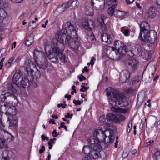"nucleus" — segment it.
Returning a JSON list of instances; mask_svg holds the SVG:
<instances>
[{
    "label": "nucleus",
    "mask_w": 160,
    "mask_h": 160,
    "mask_svg": "<svg viewBox=\"0 0 160 160\" xmlns=\"http://www.w3.org/2000/svg\"><path fill=\"white\" fill-rule=\"evenodd\" d=\"M66 28H63L60 31L57 32L56 35V41L60 43L61 46L63 47V39L66 36V34L73 37L74 38H78V36L77 33L78 28L72 24L70 22H68L65 23Z\"/></svg>",
    "instance_id": "nucleus-1"
},
{
    "label": "nucleus",
    "mask_w": 160,
    "mask_h": 160,
    "mask_svg": "<svg viewBox=\"0 0 160 160\" xmlns=\"http://www.w3.org/2000/svg\"><path fill=\"white\" fill-rule=\"evenodd\" d=\"M106 90L107 96H110L112 94L114 99V100H111L109 101V104L119 108L126 106L128 105L127 98L121 96L120 92L118 91L115 90L111 87L107 88Z\"/></svg>",
    "instance_id": "nucleus-2"
},
{
    "label": "nucleus",
    "mask_w": 160,
    "mask_h": 160,
    "mask_svg": "<svg viewBox=\"0 0 160 160\" xmlns=\"http://www.w3.org/2000/svg\"><path fill=\"white\" fill-rule=\"evenodd\" d=\"M140 33L138 36V38L141 41L148 43L151 44H153L157 40V36H155L152 39L150 36L149 29L150 27L146 22H142L140 25Z\"/></svg>",
    "instance_id": "nucleus-3"
},
{
    "label": "nucleus",
    "mask_w": 160,
    "mask_h": 160,
    "mask_svg": "<svg viewBox=\"0 0 160 160\" xmlns=\"http://www.w3.org/2000/svg\"><path fill=\"white\" fill-rule=\"evenodd\" d=\"M16 85L12 83H8L7 85V89L9 92H6L4 94H1L0 96V98L2 99L1 101L2 102H5V100L8 99L9 100H14V101H11L12 103H14V106L17 105L18 103L17 97L14 95L17 92V90L16 88Z\"/></svg>",
    "instance_id": "nucleus-4"
},
{
    "label": "nucleus",
    "mask_w": 160,
    "mask_h": 160,
    "mask_svg": "<svg viewBox=\"0 0 160 160\" xmlns=\"http://www.w3.org/2000/svg\"><path fill=\"white\" fill-rule=\"evenodd\" d=\"M100 148L101 146L99 144L84 146L82 152L85 154L88 155L91 158L96 159L100 156Z\"/></svg>",
    "instance_id": "nucleus-5"
},
{
    "label": "nucleus",
    "mask_w": 160,
    "mask_h": 160,
    "mask_svg": "<svg viewBox=\"0 0 160 160\" xmlns=\"http://www.w3.org/2000/svg\"><path fill=\"white\" fill-rule=\"evenodd\" d=\"M0 125L5 127L2 121H0ZM12 136L8 131L0 128V148H7L8 146L7 141H12Z\"/></svg>",
    "instance_id": "nucleus-6"
},
{
    "label": "nucleus",
    "mask_w": 160,
    "mask_h": 160,
    "mask_svg": "<svg viewBox=\"0 0 160 160\" xmlns=\"http://www.w3.org/2000/svg\"><path fill=\"white\" fill-rule=\"evenodd\" d=\"M104 49L107 51L106 53L109 58L113 60H117L122 59V56L125 54H122L118 50H115L114 48L106 45L104 46Z\"/></svg>",
    "instance_id": "nucleus-7"
},
{
    "label": "nucleus",
    "mask_w": 160,
    "mask_h": 160,
    "mask_svg": "<svg viewBox=\"0 0 160 160\" xmlns=\"http://www.w3.org/2000/svg\"><path fill=\"white\" fill-rule=\"evenodd\" d=\"M56 47L52 48V52L53 53L55 54L57 56H58L61 62L62 63H64L65 62V56L62 53L63 50L59 47L60 46L63 48L64 47H63L61 46L60 43L58 42L56 43Z\"/></svg>",
    "instance_id": "nucleus-8"
},
{
    "label": "nucleus",
    "mask_w": 160,
    "mask_h": 160,
    "mask_svg": "<svg viewBox=\"0 0 160 160\" xmlns=\"http://www.w3.org/2000/svg\"><path fill=\"white\" fill-rule=\"evenodd\" d=\"M113 135V130L110 129H106L104 132H101L100 134L105 140H108L111 142H113L115 139Z\"/></svg>",
    "instance_id": "nucleus-9"
},
{
    "label": "nucleus",
    "mask_w": 160,
    "mask_h": 160,
    "mask_svg": "<svg viewBox=\"0 0 160 160\" xmlns=\"http://www.w3.org/2000/svg\"><path fill=\"white\" fill-rule=\"evenodd\" d=\"M138 64V61L133 58L129 59L125 62L126 66L132 72H134L137 69Z\"/></svg>",
    "instance_id": "nucleus-10"
},
{
    "label": "nucleus",
    "mask_w": 160,
    "mask_h": 160,
    "mask_svg": "<svg viewBox=\"0 0 160 160\" xmlns=\"http://www.w3.org/2000/svg\"><path fill=\"white\" fill-rule=\"evenodd\" d=\"M114 46L115 49H117L120 53L126 54V45L123 42L119 40L116 41L114 42Z\"/></svg>",
    "instance_id": "nucleus-11"
},
{
    "label": "nucleus",
    "mask_w": 160,
    "mask_h": 160,
    "mask_svg": "<svg viewBox=\"0 0 160 160\" xmlns=\"http://www.w3.org/2000/svg\"><path fill=\"white\" fill-rule=\"evenodd\" d=\"M91 4L92 7L96 8L97 9L102 10L104 8L105 1V0H91Z\"/></svg>",
    "instance_id": "nucleus-12"
},
{
    "label": "nucleus",
    "mask_w": 160,
    "mask_h": 160,
    "mask_svg": "<svg viewBox=\"0 0 160 160\" xmlns=\"http://www.w3.org/2000/svg\"><path fill=\"white\" fill-rule=\"evenodd\" d=\"M12 104L10 103V106L8 107L7 111L5 112V114L8 117L7 120H11L10 117H12L13 116L15 115L16 113V107L12 105Z\"/></svg>",
    "instance_id": "nucleus-13"
},
{
    "label": "nucleus",
    "mask_w": 160,
    "mask_h": 160,
    "mask_svg": "<svg viewBox=\"0 0 160 160\" xmlns=\"http://www.w3.org/2000/svg\"><path fill=\"white\" fill-rule=\"evenodd\" d=\"M129 72L126 70H124L120 73V77L119 78L120 81L122 83L126 82L130 77Z\"/></svg>",
    "instance_id": "nucleus-14"
},
{
    "label": "nucleus",
    "mask_w": 160,
    "mask_h": 160,
    "mask_svg": "<svg viewBox=\"0 0 160 160\" xmlns=\"http://www.w3.org/2000/svg\"><path fill=\"white\" fill-rule=\"evenodd\" d=\"M28 83L29 85V80L27 76H24L20 82H18V83L16 84V86L19 88H25L27 86Z\"/></svg>",
    "instance_id": "nucleus-15"
},
{
    "label": "nucleus",
    "mask_w": 160,
    "mask_h": 160,
    "mask_svg": "<svg viewBox=\"0 0 160 160\" xmlns=\"http://www.w3.org/2000/svg\"><path fill=\"white\" fill-rule=\"evenodd\" d=\"M33 55L35 63L38 65V62L37 59L39 60L45 58L44 54L43 52L37 50L34 51Z\"/></svg>",
    "instance_id": "nucleus-16"
},
{
    "label": "nucleus",
    "mask_w": 160,
    "mask_h": 160,
    "mask_svg": "<svg viewBox=\"0 0 160 160\" xmlns=\"http://www.w3.org/2000/svg\"><path fill=\"white\" fill-rule=\"evenodd\" d=\"M28 74V75L29 76L31 77L32 80L34 78L36 79L39 78L40 76V73L39 71L38 70L35 73L34 76L33 70L31 68L27 69H26Z\"/></svg>",
    "instance_id": "nucleus-17"
},
{
    "label": "nucleus",
    "mask_w": 160,
    "mask_h": 160,
    "mask_svg": "<svg viewBox=\"0 0 160 160\" xmlns=\"http://www.w3.org/2000/svg\"><path fill=\"white\" fill-rule=\"evenodd\" d=\"M114 15L116 18L122 19L128 17V13L126 12L116 9L115 11Z\"/></svg>",
    "instance_id": "nucleus-18"
},
{
    "label": "nucleus",
    "mask_w": 160,
    "mask_h": 160,
    "mask_svg": "<svg viewBox=\"0 0 160 160\" xmlns=\"http://www.w3.org/2000/svg\"><path fill=\"white\" fill-rule=\"evenodd\" d=\"M82 27L90 31L94 29V23L91 20H87L83 22L82 24Z\"/></svg>",
    "instance_id": "nucleus-19"
},
{
    "label": "nucleus",
    "mask_w": 160,
    "mask_h": 160,
    "mask_svg": "<svg viewBox=\"0 0 160 160\" xmlns=\"http://www.w3.org/2000/svg\"><path fill=\"white\" fill-rule=\"evenodd\" d=\"M24 76L21 73V72H16L14 74L12 78V80L13 83L16 85L18 83L19 80H20Z\"/></svg>",
    "instance_id": "nucleus-20"
},
{
    "label": "nucleus",
    "mask_w": 160,
    "mask_h": 160,
    "mask_svg": "<svg viewBox=\"0 0 160 160\" xmlns=\"http://www.w3.org/2000/svg\"><path fill=\"white\" fill-rule=\"evenodd\" d=\"M157 10L155 7H151L148 9L147 16L148 17L153 18L156 15Z\"/></svg>",
    "instance_id": "nucleus-21"
},
{
    "label": "nucleus",
    "mask_w": 160,
    "mask_h": 160,
    "mask_svg": "<svg viewBox=\"0 0 160 160\" xmlns=\"http://www.w3.org/2000/svg\"><path fill=\"white\" fill-rule=\"evenodd\" d=\"M2 156V158L5 160H9L11 158H13L14 157L13 152L8 150H5L3 152Z\"/></svg>",
    "instance_id": "nucleus-22"
},
{
    "label": "nucleus",
    "mask_w": 160,
    "mask_h": 160,
    "mask_svg": "<svg viewBox=\"0 0 160 160\" xmlns=\"http://www.w3.org/2000/svg\"><path fill=\"white\" fill-rule=\"evenodd\" d=\"M99 131H101L100 130H95L93 137H94V141L97 142H99L100 143L102 142H103L105 140V139L103 138H100V136H102V135H100L101 133H100Z\"/></svg>",
    "instance_id": "nucleus-23"
},
{
    "label": "nucleus",
    "mask_w": 160,
    "mask_h": 160,
    "mask_svg": "<svg viewBox=\"0 0 160 160\" xmlns=\"http://www.w3.org/2000/svg\"><path fill=\"white\" fill-rule=\"evenodd\" d=\"M102 39L103 42L108 44L112 42V38L110 36L106 33L102 35Z\"/></svg>",
    "instance_id": "nucleus-24"
},
{
    "label": "nucleus",
    "mask_w": 160,
    "mask_h": 160,
    "mask_svg": "<svg viewBox=\"0 0 160 160\" xmlns=\"http://www.w3.org/2000/svg\"><path fill=\"white\" fill-rule=\"evenodd\" d=\"M78 2L77 0H69L67 3L71 9H75L77 8L78 6Z\"/></svg>",
    "instance_id": "nucleus-25"
},
{
    "label": "nucleus",
    "mask_w": 160,
    "mask_h": 160,
    "mask_svg": "<svg viewBox=\"0 0 160 160\" xmlns=\"http://www.w3.org/2000/svg\"><path fill=\"white\" fill-rule=\"evenodd\" d=\"M78 40V38L77 39H74V40L71 42V43L70 44L69 46L72 49H78L79 46V43Z\"/></svg>",
    "instance_id": "nucleus-26"
},
{
    "label": "nucleus",
    "mask_w": 160,
    "mask_h": 160,
    "mask_svg": "<svg viewBox=\"0 0 160 160\" xmlns=\"http://www.w3.org/2000/svg\"><path fill=\"white\" fill-rule=\"evenodd\" d=\"M105 19V18L102 15L100 18H98L99 25L101 27L102 29L103 30H106V25L104 22Z\"/></svg>",
    "instance_id": "nucleus-27"
},
{
    "label": "nucleus",
    "mask_w": 160,
    "mask_h": 160,
    "mask_svg": "<svg viewBox=\"0 0 160 160\" xmlns=\"http://www.w3.org/2000/svg\"><path fill=\"white\" fill-rule=\"evenodd\" d=\"M68 8V5L67 2L63 3L62 5L58 7L57 8V10L59 13H62Z\"/></svg>",
    "instance_id": "nucleus-28"
},
{
    "label": "nucleus",
    "mask_w": 160,
    "mask_h": 160,
    "mask_svg": "<svg viewBox=\"0 0 160 160\" xmlns=\"http://www.w3.org/2000/svg\"><path fill=\"white\" fill-rule=\"evenodd\" d=\"M65 38V44L68 45L69 46L70 44L71 43V42L74 40V39H78L74 38H73V37H72V36L69 35H66V37L65 38H64L63 39H64Z\"/></svg>",
    "instance_id": "nucleus-29"
},
{
    "label": "nucleus",
    "mask_w": 160,
    "mask_h": 160,
    "mask_svg": "<svg viewBox=\"0 0 160 160\" xmlns=\"http://www.w3.org/2000/svg\"><path fill=\"white\" fill-rule=\"evenodd\" d=\"M132 49L135 55H138L142 51L141 46L138 44H136Z\"/></svg>",
    "instance_id": "nucleus-30"
},
{
    "label": "nucleus",
    "mask_w": 160,
    "mask_h": 160,
    "mask_svg": "<svg viewBox=\"0 0 160 160\" xmlns=\"http://www.w3.org/2000/svg\"><path fill=\"white\" fill-rule=\"evenodd\" d=\"M2 104L0 105V111L1 112L4 113L5 114V112L7 111L8 107L10 106V103H5L4 102V103H2Z\"/></svg>",
    "instance_id": "nucleus-31"
},
{
    "label": "nucleus",
    "mask_w": 160,
    "mask_h": 160,
    "mask_svg": "<svg viewBox=\"0 0 160 160\" xmlns=\"http://www.w3.org/2000/svg\"><path fill=\"white\" fill-rule=\"evenodd\" d=\"M33 42V34H30L27 38L25 45L27 46H29L31 45Z\"/></svg>",
    "instance_id": "nucleus-32"
},
{
    "label": "nucleus",
    "mask_w": 160,
    "mask_h": 160,
    "mask_svg": "<svg viewBox=\"0 0 160 160\" xmlns=\"http://www.w3.org/2000/svg\"><path fill=\"white\" fill-rule=\"evenodd\" d=\"M117 6L116 4H114L108 9V12L110 16H112L113 15L114 13V14L115 9Z\"/></svg>",
    "instance_id": "nucleus-33"
},
{
    "label": "nucleus",
    "mask_w": 160,
    "mask_h": 160,
    "mask_svg": "<svg viewBox=\"0 0 160 160\" xmlns=\"http://www.w3.org/2000/svg\"><path fill=\"white\" fill-rule=\"evenodd\" d=\"M85 13L87 15L93 16L94 15L93 9L90 7L86 8L85 9Z\"/></svg>",
    "instance_id": "nucleus-34"
},
{
    "label": "nucleus",
    "mask_w": 160,
    "mask_h": 160,
    "mask_svg": "<svg viewBox=\"0 0 160 160\" xmlns=\"http://www.w3.org/2000/svg\"><path fill=\"white\" fill-rule=\"evenodd\" d=\"M106 119L107 120H117V118L115 114L109 113L107 114Z\"/></svg>",
    "instance_id": "nucleus-35"
},
{
    "label": "nucleus",
    "mask_w": 160,
    "mask_h": 160,
    "mask_svg": "<svg viewBox=\"0 0 160 160\" xmlns=\"http://www.w3.org/2000/svg\"><path fill=\"white\" fill-rule=\"evenodd\" d=\"M121 31L123 34L125 36L128 37L130 35L129 29L127 28L126 27H122L121 29Z\"/></svg>",
    "instance_id": "nucleus-36"
},
{
    "label": "nucleus",
    "mask_w": 160,
    "mask_h": 160,
    "mask_svg": "<svg viewBox=\"0 0 160 160\" xmlns=\"http://www.w3.org/2000/svg\"><path fill=\"white\" fill-rule=\"evenodd\" d=\"M9 123V127H14L16 128L18 127V121H10Z\"/></svg>",
    "instance_id": "nucleus-37"
},
{
    "label": "nucleus",
    "mask_w": 160,
    "mask_h": 160,
    "mask_svg": "<svg viewBox=\"0 0 160 160\" xmlns=\"http://www.w3.org/2000/svg\"><path fill=\"white\" fill-rule=\"evenodd\" d=\"M94 137L93 136L92 137H90L88 138V143H89L90 145H91V144H98V143L99 142H97L96 141H94Z\"/></svg>",
    "instance_id": "nucleus-38"
},
{
    "label": "nucleus",
    "mask_w": 160,
    "mask_h": 160,
    "mask_svg": "<svg viewBox=\"0 0 160 160\" xmlns=\"http://www.w3.org/2000/svg\"><path fill=\"white\" fill-rule=\"evenodd\" d=\"M129 151L127 148H125L123 151L122 157L123 158H125L128 156L129 153Z\"/></svg>",
    "instance_id": "nucleus-39"
},
{
    "label": "nucleus",
    "mask_w": 160,
    "mask_h": 160,
    "mask_svg": "<svg viewBox=\"0 0 160 160\" xmlns=\"http://www.w3.org/2000/svg\"><path fill=\"white\" fill-rule=\"evenodd\" d=\"M126 51L125 54H127L128 55L131 57L133 56L134 55H135L133 52V51L132 49L129 50L126 47Z\"/></svg>",
    "instance_id": "nucleus-40"
},
{
    "label": "nucleus",
    "mask_w": 160,
    "mask_h": 160,
    "mask_svg": "<svg viewBox=\"0 0 160 160\" xmlns=\"http://www.w3.org/2000/svg\"><path fill=\"white\" fill-rule=\"evenodd\" d=\"M105 142V143H104V147L105 149H107L110 146V144L113 142H111L109 141V140H108L107 139L104 140V141L102 142Z\"/></svg>",
    "instance_id": "nucleus-41"
},
{
    "label": "nucleus",
    "mask_w": 160,
    "mask_h": 160,
    "mask_svg": "<svg viewBox=\"0 0 160 160\" xmlns=\"http://www.w3.org/2000/svg\"><path fill=\"white\" fill-rule=\"evenodd\" d=\"M48 58L50 60L54 59L55 60H52V62H56L58 61V57H56L55 58H54L53 57V55L52 54H50L48 56Z\"/></svg>",
    "instance_id": "nucleus-42"
},
{
    "label": "nucleus",
    "mask_w": 160,
    "mask_h": 160,
    "mask_svg": "<svg viewBox=\"0 0 160 160\" xmlns=\"http://www.w3.org/2000/svg\"><path fill=\"white\" fill-rule=\"evenodd\" d=\"M132 126V122L131 121L129 122L128 126L127 127V129L126 130V133L127 134H128L130 132Z\"/></svg>",
    "instance_id": "nucleus-43"
},
{
    "label": "nucleus",
    "mask_w": 160,
    "mask_h": 160,
    "mask_svg": "<svg viewBox=\"0 0 160 160\" xmlns=\"http://www.w3.org/2000/svg\"><path fill=\"white\" fill-rule=\"evenodd\" d=\"M155 158L156 160H160V151H156L154 155Z\"/></svg>",
    "instance_id": "nucleus-44"
},
{
    "label": "nucleus",
    "mask_w": 160,
    "mask_h": 160,
    "mask_svg": "<svg viewBox=\"0 0 160 160\" xmlns=\"http://www.w3.org/2000/svg\"><path fill=\"white\" fill-rule=\"evenodd\" d=\"M117 118V120H124L126 119L125 116L122 114H119L118 115L117 118Z\"/></svg>",
    "instance_id": "nucleus-45"
},
{
    "label": "nucleus",
    "mask_w": 160,
    "mask_h": 160,
    "mask_svg": "<svg viewBox=\"0 0 160 160\" xmlns=\"http://www.w3.org/2000/svg\"><path fill=\"white\" fill-rule=\"evenodd\" d=\"M134 90L133 88H129L126 90V92L128 94H131L133 92Z\"/></svg>",
    "instance_id": "nucleus-46"
},
{
    "label": "nucleus",
    "mask_w": 160,
    "mask_h": 160,
    "mask_svg": "<svg viewBox=\"0 0 160 160\" xmlns=\"http://www.w3.org/2000/svg\"><path fill=\"white\" fill-rule=\"evenodd\" d=\"M73 102L77 106L78 105H81V102L80 101L78 100V101H76L75 100H74L73 101Z\"/></svg>",
    "instance_id": "nucleus-47"
},
{
    "label": "nucleus",
    "mask_w": 160,
    "mask_h": 160,
    "mask_svg": "<svg viewBox=\"0 0 160 160\" xmlns=\"http://www.w3.org/2000/svg\"><path fill=\"white\" fill-rule=\"evenodd\" d=\"M82 88L80 89V92H84L86 90L89 88L86 87L84 85L81 86Z\"/></svg>",
    "instance_id": "nucleus-48"
},
{
    "label": "nucleus",
    "mask_w": 160,
    "mask_h": 160,
    "mask_svg": "<svg viewBox=\"0 0 160 160\" xmlns=\"http://www.w3.org/2000/svg\"><path fill=\"white\" fill-rule=\"evenodd\" d=\"M52 133L53 136L54 137H57L59 134H58V132L55 129L54 130Z\"/></svg>",
    "instance_id": "nucleus-49"
},
{
    "label": "nucleus",
    "mask_w": 160,
    "mask_h": 160,
    "mask_svg": "<svg viewBox=\"0 0 160 160\" xmlns=\"http://www.w3.org/2000/svg\"><path fill=\"white\" fill-rule=\"evenodd\" d=\"M78 77L80 81H82L83 80H85L86 79V77L82 75H81L80 76H78Z\"/></svg>",
    "instance_id": "nucleus-50"
},
{
    "label": "nucleus",
    "mask_w": 160,
    "mask_h": 160,
    "mask_svg": "<svg viewBox=\"0 0 160 160\" xmlns=\"http://www.w3.org/2000/svg\"><path fill=\"white\" fill-rule=\"evenodd\" d=\"M155 126L157 127V128L160 129V121H157L155 123Z\"/></svg>",
    "instance_id": "nucleus-51"
},
{
    "label": "nucleus",
    "mask_w": 160,
    "mask_h": 160,
    "mask_svg": "<svg viewBox=\"0 0 160 160\" xmlns=\"http://www.w3.org/2000/svg\"><path fill=\"white\" fill-rule=\"evenodd\" d=\"M91 40L92 42L93 43L96 41V39L95 38L94 34L93 33H92L91 34Z\"/></svg>",
    "instance_id": "nucleus-52"
},
{
    "label": "nucleus",
    "mask_w": 160,
    "mask_h": 160,
    "mask_svg": "<svg viewBox=\"0 0 160 160\" xmlns=\"http://www.w3.org/2000/svg\"><path fill=\"white\" fill-rule=\"evenodd\" d=\"M67 105V104L65 103V104H58V108H60L61 107H62V108H65Z\"/></svg>",
    "instance_id": "nucleus-53"
},
{
    "label": "nucleus",
    "mask_w": 160,
    "mask_h": 160,
    "mask_svg": "<svg viewBox=\"0 0 160 160\" xmlns=\"http://www.w3.org/2000/svg\"><path fill=\"white\" fill-rule=\"evenodd\" d=\"M45 150L44 146L42 145L41 146V148L39 150V152L40 153H42L45 151Z\"/></svg>",
    "instance_id": "nucleus-54"
},
{
    "label": "nucleus",
    "mask_w": 160,
    "mask_h": 160,
    "mask_svg": "<svg viewBox=\"0 0 160 160\" xmlns=\"http://www.w3.org/2000/svg\"><path fill=\"white\" fill-rule=\"evenodd\" d=\"M41 138L42 140L43 141L46 140L47 141L49 140V139L48 137H45L44 135H42L41 136Z\"/></svg>",
    "instance_id": "nucleus-55"
},
{
    "label": "nucleus",
    "mask_w": 160,
    "mask_h": 160,
    "mask_svg": "<svg viewBox=\"0 0 160 160\" xmlns=\"http://www.w3.org/2000/svg\"><path fill=\"white\" fill-rule=\"evenodd\" d=\"M146 51L145 50H144L143 51H142L141 52V53L139 55V56L141 57L142 56H146Z\"/></svg>",
    "instance_id": "nucleus-56"
},
{
    "label": "nucleus",
    "mask_w": 160,
    "mask_h": 160,
    "mask_svg": "<svg viewBox=\"0 0 160 160\" xmlns=\"http://www.w3.org/2000/svg\"><path fill=\"white\" fill-rule=\"evenodd\" d=\"M2 0H0V8H2L4 7V3L3 1H2Z\"/></svg>",
    "instance_id": "nucleus-57"
},
{
    "label": "nucleus",
    "mask_w": 160,
    "mask_h": 160,
    "mask_svg": "<svg viewBox=\"0 0 160 160\" xmlns=\"http://www.w3.org/2000/svg\"><path fill=\"white\" fill-rule=\"evenodd\" d=\"M72 114H70V113L68 112L67 115H65V117L66 118H71L72 117Z\"/></svg>",
    "instance_id": "nucleus-58"
},
{
    "label": "nucleus",
    "mask_w": 160,
    "mask_h": 160,
    "mask_svg": "<svg viewBox=\"0 0 160 160\" xmlns=\"http://www.w3.org/2000/svg\"><path fill=\"white\" fill-rule=\"evenodd\" d=\"M15 57L14 56H13V57L10 58L9 59V61H8V62H9V63H11H11L15 59Z\"/></svg>",
    "instance_id": "nucleus-59"
},
{
    "label": "nucleus",
    "mask_w": 160,
    "mask_h": 160,
    "mask_svg": "<svg viewBox=\"0 0 160 160\" xmlns=\"http://www.w3.org/2000/svg\"><path fill=\"white\" fill-rule=\"evenodd\" d=\"M96 60L95 58L94 57H93L91 59L90 62V64L91 65H93L94 64V61Z\"/></svg>",
    "instance_id": "nucleus-60"
},
{
    "label": "nucleus",
    "mask_w": 160,
    "mask_h": 160,
    "mask_svg": "<svg viewBox=\"0 0 160 160\" xmlns=\"http://www.w3.org/2000/svg\"><path fill=\"white\" fill-rule=\"evenodd\" d=\"M125 1L127 4H130L133 3L134 0H125Z\"/></svg>",
    "instance_id": "nucleus-61"
},
{
    "label": "nucleus",
    "mask_w": 160,
    "mask_h": 160,
    "mask_svg": "<svg viewBox=\"0 0 160 160\" xmlns=\"http://www.w3.org/2000/svg\"><path fill=\"white\" fill-rule=\"evenodd\" d=\"M148 119H156V117H155L153 116H150L148 117Z\"/></svg>",
    "instance_id": "nucleus-62"
},
{
    "label": "nucleus",
    "mask_w": 160,
    "mask_h": 160,
    "mask_svg": "<svg viewBox=\"0 0 160 160\" xmlns=\"http://www.w3.org/2000/svg\"><path fill=\"white\" fill-rule=\"evenodd\" d=\"M142 104V102H138V101L136 105V108H138Z\"/></svg>",
    "instance_id": "nucleus-63"
},
{
    "label": "nucleus",
    "mask_w": 160,
    "mask_h": 160,
    "mask_svg": "<svg viewBox=\"0 0 160 160\" xmlns=\"http://www.w3.org/2000/svg\"><path fill=\"white\" fill-rule=\"evenodd\" d=\"M90 158H91L89 156H85L84 157V158L83 159V160H91Z\"/></svg>",
    "instance_id": "nucleus-64"
}]
</instances>
